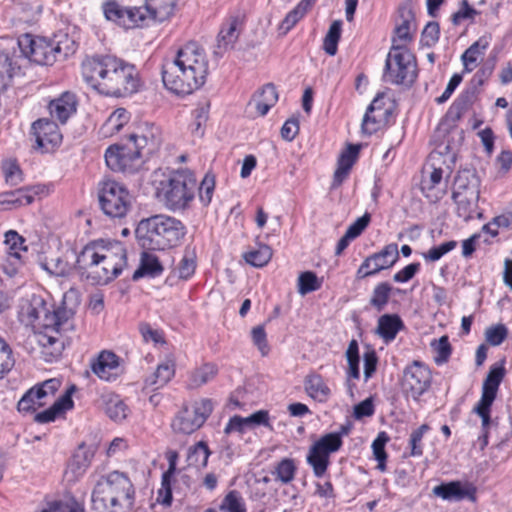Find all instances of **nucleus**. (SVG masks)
Instances as JSON below:
<instances>
[{
  "label": "nucleus",
  "mask_w": 512,
  "mask_h": 512,
  "mask_svg": "<svg viewBox=\"0 0 512 512\" xmlns=\"http://www.w3.org/2000/svg\"><path fill=\"white\" fill-rule=\"evenodd\" d=\"M82 75L91 88L108 96L125 97L137 92L140 86L135 66L111 55L86 58Z\"/></svg>",
  "instance_id": "nucleus-1"
},
{
  "label": "nucleus",
  "mask_w": 512,
  "mask_h": 512,
  "mask_svg": "<svg viewBox=\"0 0 512 512\" xmlns=\"http://www.w3.org/2000/svg\"><path fill=\"white\" fill-rule=\"evenodd\" d=\"M208 60L204 50L195 42L187 43L172 61L163 66L165 87L176 95H189L206 81Z\"/></svg>",
  "instance_id": "nucleus-2"
},
{
  "label": "nucleus",
  "mask_w": 512,
  "mask_h": 512,
  "mask_svg": "<svg viewBox=\"0 0 512 512\" xmlns=\"http://www.w3.org/2000/svg\"><path fill=\"white\" fill-rule=\"evenodd\" d=\"M126 265V249L119 241H93L81 250L75 261V268L97 285L118 277Z\"/></svg>",
  "instance_id": "nucleus-3"
},
{
  "label": "nucleus",
  "mask_w": 512,
  "mask_h": 512,
  "mask_svg": "<svg viewBox=\"0 0 512 512\" xmlns=\"http://www.w3.org/2000/svg\"><path fill=\"white\" fill-rule=\"evenodd\" d=\"M136 488L129 475L119 470L100 475L91 492L94 512H134Z\"/></svg>",
  "instance_id": "nucleus-4"
},
{
  "label": "nucleus",
  "mask_w": 512,
  "mask_h": 512,
  "mask_svg": "<svg viewBox=\"0 0 512 512\" xmlns=\"http://www.w3.org/2000/svg\"><path fill=\"white\" fill-rule=\"evenodd\" d=\"M140 245L149 250H165L180 243L186 234L184 224L171 216L155 215L142 219L135 230Z\"/></svg>",
  "instance_id": "nucleus-5"
},
{
  "label": "nucleus",
  "mask_w": 512,
  "mask_h": 512,
  "mask_svg": "<svg viewBox=\"0 0 512 512\" xmlns=\"http://www.w3.org/2000/svg\"><path fill=\"white\" fill-rule=\"evenodd\" d=\"M197 180L194 173L188 169L172 171L159 183L158 197L165 207L171 211L187 209L195 198Z\"/></svg>",
  "instance_id": "nucleus-6"
},
{
  "label": "nucleus",
  "mask_w": 512,
  "mask_h": 512,
  "mask_svg": "<svg viewBox=\"0 0 512 512\" xmlns=\"http://www.w3.org/2000/svg\"><path fill=\"white\" fill-rule=\"evenodd\" d=\"M18 46L25 57L39 65H52L75 51L74 43L68 38L64 42H55L30 34L19 37Z\"/></svg>",
  "instance_id": "nucleus-7"
},
{
  "label": "nucleus",
  "mask_w": 512,
  "mask_h": 512,
  "mask_svg": "<svg viewBox=\"0 0 512 512\" xmlns=\"http://www.w3.org/2000/svg\"><path fill=\"white\" fill-rule=\"evenodd\" d=\"M416 77L415 56L405 46L393 45L387 55L383 80L396 85H411Z\"/></svg>",
  "instance_id": "nucleus-8"
},
{
  "label": "nucleus",
  "mask_w": 512,
  "mask_h": 512,
  "mask_svg": "<svg viewBox=\"0 0 512 512\" xmlns=\"http://www.w3.org/2000/svg\"><path fill=\"white\" fill-rule=\"evenodd\" d=\"M98 200L105 215L119 219L126 216L132 203L126 187L114 180H105L99 184Z\"/></svg>",
  "instance_id": "nucleus-9"
},
{
  "label": "nucleus",
  "mask_w": 512,
  "mask_h": 512,
  "mask_svg": "<svg viewBox=\"0 0 512 512\" xmlns=\"http://www.w3.org/2000/svg\"><path fill=\"white\" fill-rule=\"evenodd\" d=\"M213 411V404L210 399H200L191 405H185L174 417L171 427L174 432L181 434H192L203 426Z\"/></svg>",
  "instance_id": "nucleus-10"
},
{
  "label": "nucleus",
  "mask_w": 512,
  "mask_h": 512,
  "mask_svg": "<svg viewBox=\"0 0 512 512\" xmlns=\"http://www.w3.org/2000/svg\"><path fill=\"white\" fill-rule=\"evenodd\" d=\"M142 157L129 141L112 145L105 152L106 164L115 172L134 173L140 167Z\"/></svg>",
  "instance_id": "nucleus-11"
},
{
  "label": "nucleus",
  "mask_w": 512,
  "mask_h": 512,
  "mask_svg": "<svg viewBox=\"0 0 512 512\" xmlns=\"http://www.w3.org/2000/svg\"><path fill=\"white\" fill-rule=\"evenodd\" d=\"M431 381L430 369L423 363L414 361L404 370L402 387L407 395L418 400L429 389Z\"/></svg>",
  "instance_id": "nucleus-12"
},
{
  "label": "nucleus",
  "mask_w": 512,
  "mask_h": 512,
  "mask_svg": "<svg viewBox=\"0 0 512 512\" xmlns=\"http://www.w3.org/2000/svg\"><path fill=\"white\" fill-rule=\"evenodd\" d=\"M61 386L60 380L51 378L36 384L21 397L17 404L20 413L34 412L46 404L47 398L53 396Z\"/></svg>",
  "instance_id": "nucleus-13"
},
{
  "label": "nucleus",
  "mask_w": 512,
  "mask_h": 512,
  "mask_svg": "<svg viewBox=\"0 0 512 512\" xmlns=\"http://www.w3.org/2000/svg\"><path fill=\"white\" fill-rule=\"evenodd\" d=\"M244 17L239 14L227 16L219 29L213 54L222 57L224 53L234 49L241 33L244 30Z\"/></svg>",
  "instance_id": "nucleus-14"
},
{
  "label": "nucleus",
  "mask_w": 512,
  "mask_h": 512,
  "mask_svg": "<svg viewBox=\"0 0 512 512\" xmlns=\"http://www.w3.org/2000/svg\"><path fill=\"white\" fill-rule=\"evenodd\" d=\"M128 141L143 157H149L160 148L162 133L154 124L145 123L129 135Z\"/></svg>",
  "instance_id": "nucleus-15"
},
{
  "label": "nucleus",
  "mask_w": 512,
  "mask_h": 512,
  "mask_svg": "<svg viewBox=\"0 0 512 512\" xmlns=\"http://www.w3.org/2000/svg\"><path fill=\"white\" fill-rule=\"evenodd\" d=\"M31 133L35 137L36 148L42 152L53 150L62 141L58 125L47 118L34 121Z\"/></svg>",
  "instance_id": "nucleus-16"
},
{
  "label": "nucleus",
  "mask_w": 512,
  "mask_h": 512,
  "mask_svg": "<svg viewBox=\"0 0 512 512\" xmlns=\"http://www.w3.org/2000/svg\"><path fill=\"white\" fill-rule=\"evenodd\" d=\"M19 307V318L26 325H33L38 322L46 329L50 324L47 321L49 308L40 295L32 294L30 297L21 299Z\"/></svg>",
  "instance_id": "nucleus-17"
},
{
  "label": "nucleus",
  "mask_w": 512,
  "mask_h": 512,
  "mask_svg": "<svg viewBox=\"0 0 512 512\" xmlns=\"http://www.w3.org/2000/svg\"><path fill=\"white\" fill-rule=\"evenodd\" d=\"M104 16L107 20L113 21L118 25L129 29L137 26H143V12L138 7L123 8L115 1L105 2L102 6Z\"/></svg>",
  "instance_id": "nucleus-18"
},
{
  "label": "nucleus",
  "mask_w": 512,
  "mask_h": 512,
  "mask_svg": "<svg viewBox=\"0 0 512 512\" xmlns=\"http://www.w3.org/2000/svg\"><path fill=\"white\" fill-rule=\"evenodd\" d=\"M175 6L176 0H145V5L138 7L144 11L143 26L165 21L173 14Z\"/></svg>",
  "instance_id": "nucleus-19"
},
{
  "label": "nucleus",
  "mask_w": 512,
  "mask_h": 512,
  "mask_svg": "<svg viewBox=\"0 0 512 512\" xmlns=\"http://www.w3.org/2000/svg\"><path fill=\"white\" fill-rule=\"evenodd\" d=\"M433 493L449 501H460L463 499L475 501L476 489L469 483L463 484L460 481H451L435 486Z\"/></svg>",
  "instance_id": "nucleus-20"
},
{
  "label": "nucleus",
  "mask_w": 512,
  "mask_h": 512,
  "mask_svg": "<svg viewBox=\"0 0 512 512\" xmlns=\"http://www.w3.org/2000/svg\"><path fill=\"white\" fill-rule=\"evenodd\" d=\"M452 197L456 203V214L459 218H462L465 222L471 220L474 214L477 217H481L482 213L477 212V202L479 198V192L477 188H472L468 193L453 192Z\"/></svg>",
  "instance_id": "nucleus-21"
},
{
  "label": "nucleus",
  "mask_w": 512,
  "mask_h": 512,
  "mask_svg": "<svg viewBox=\"0 0 512 512\" xmlns=\"http://www.w3.org/2000/svg\"><path fill=\"white\" fill-rule=\"evenodd\" d=\"M91 369L100 379L113 381L119 376V358L111 351H102Z\"/></svg>",
  "instance_id": "nucleus-22"
},
{
  "label": "nucleus",
  "mask_w": 512,
  "mask_h": 512,
  "mask_svg": "<svg viewBox=\"0 0 512 512\" xmlns=\"http://www.w3.org/2000/svg\"><path fill=\"white\" fill-rule=\"evenodd\" d=\"M359 150V145L349 144L340 154L337 162V169L333 176L332 188L339 187L348 177L349 172L358 157Z\"/></svg>",
  "instance_id": "nucleus-23"
},
{
  "label": "nucleus",
  "mask_w": 512,
  "mask_h": 512,
  "mask_svg": "<svg viewBox=\"0 0 512 512\" xmlns=\"http://www.w3.org/2000/svg\"><path fill=\"white\" fill-rule=\"evenodd\" d=\"M76 105L75 95L65 92L58 98L50 101L48 108L50 115L64 124L76 112Z\"/></svg>",
  "instance_id": "nucleus-24"
},
{
  "label": "nucleus",
  "mask_w": 512,
  "mask_h": 512,
  "mask_svg": "<svg viewBox=\"0 0 512 512\" xmlns=\"http://www.w3.org/2000/svg\"><path fill=\"white\" fill-rule=\"evenodd\" d=\"M55 332L46 330L37 335V342L41 346V354L46 362L57 360L64 350V342L61 338L54 335Z\"/></svg>",
  "instance_id": "nucleus-25"
},
{
  "label": "nucleus",
  "mask_w": 512,
  "mask_h": 512,
  "mask_svg": "<svg viewBox=\"0 0 512 512\" xmlns=\"http://www.w3.org/2000/svg\"><path fill=\"white\" fill-rule=\"evenodd\" d=\"M175 375V364L171 360L160 363L157 369L144 380V388L152 391L164 387Z\"/></svg>",
  "instance_id": "nucleus-26"
},
{
  "label": "nucleus",
  "mask_w": 512,
  "mask_h": 512,
  "mask_svg": "<svg viewBox=\"0 0 512 512\" xmlns=\"http://www.w3.org/2000/svg\"><path fill=\"white\" fill-rule=\"evenodd\" d=\"M403 328L404 323L397 314H384L378 319L376 333L385 343H389Z\"/></svg>",
  "instance_id": "nucleus-27"
},
{
  "label": "nucleus",
  "mask_w": 512,
  "mask_h": 512,
  "mask_svg": "<svg viewBox=\"0 0 512 512\" xmlns=\"http://www.w3.org/2000/svg\"><path fill=\"white\" fill-rule=\"evenodd\" d=\"M399 259V251L396 243L386 245L381 251L368 256L364 260V267L376 261L374 271H381L392 267Z\"/></svg>",
  "instance_id": "nucleus-28"
},
{
  "label": "nucleus",
  "mask_w": 512,
  "mask_h": 512,
  "mask_svg": "<svg viewBox=\"0 0 512 512\" xmlns=\"http://www.w3.org/2000/svg\"><path fill=\"white\" fill-rule=\"evenodd\" d=\"M36 192L31 188H22L0 194V211L29 205L34 201Z\"/></svg>",
  "instance_id": "nucleus-29"
},
{
  "label": "nucleus",
  "mask_w": 512,
  "mask_h": 512,
  "mask_svg": "<svg viewBox=\"0 0 512 512\" xmlns=\"http://www.w3.org/2000/svg\"><path fill=\"white\" fill-rule=\"evenodd\" d=\"M490 45V37L482 36L474 42L461 56L463 62V72L469 73L477 66L479 57L483 56Z\"/></svg>",
  "instance_id": "nucleus-30"
},
{
  "label": "nucleus",
  "mask_w": 512,
  "mask_h": 512,
  "mask_svg": "<svg viewBox=\"0 0 512 512\" xmlns=\"http://www.w3.org/2000/svg\"><path fill=\"white\" fill-rule=\"evenodd\" d=\"M73 407L71 394L67 391L62 395L54 404L48 409L37 413L34 417L35 422L40 424L50 423L55 421L57 416L62 412L69 410Z\"/></svg>",
  "instance_id": "nucleus-31"
},
{
  "label": "nucleus",
  "mask_w": 512,
  "mask_h": 512,
  "mask_svg": "<svg viewBox=\"0 0 512 512\" xmlns=\"http://www.w3.org/2000/svg\"><path fill=\"white\" fill-rule=\"evenodd\" d=\"M505 375V369L502 366H492L482 386L481 399L485 402H494L499 385Z\"/></svg>",
  "instance_id": "nucleus-32"
},
{
  "label": "nucleus",
  "mask_w": 512,
  "mask_h": 512,
  "mask_svg": "<svg viewBox=\"0 0 512 512\" xmlns=\"http://www.w3.org/2000/svg\"><path fill=\"white\" fill-rule=\"evenodd\" d=\"M130 119V113L124 108L113 111L99 129V134L104 137H112L118 133Z\"/></svg>",
  "instance_id": "nucleus-33"
},
{
  "label": "nucleus",
  "mask_w": 512,
  "mask_h": 512,
  "mask_svg": "<svg viewBox=\"0 0 512 512\" xmlns=\"http://www.w3.org/2000/svg\"><path fill=\"white\" fill-rule=\"evenodd\" d=\"M163 272V266L159 258L149 252L141 254L139 268L134 272L133 279L137 280L141 277H157Z\"/></svg>",
  "instance_id": "nucleus-34"
},
{
  "label": "nucleus",
  "mask_w": 512,
  "mask_h": 512,
  "mask_svg": "<svg viewBox=\"0 0 512 512\" xmlns=\"http://www.w3.org/2000/svg\"><path fill=\"white\" fill-rule=\"evenodd\" d=\"M278 101V93L273 84H266L254 96L252 103L260 116H265Z\"/></svg>",
  "instance_id": "nucleus-35"
},
{
  "label": "nucleus",
  "mask_w": 512,
  "mask_h": 512,
  "mask_svg": "<svg viewBox=\"0 0 512 512\" xmlns=\"http://www.w3.org/2000/svg\"><path fill=\"white\" fill-rule=\"evenodd\" d=\"M306 393L318 402H326L330 396V388L319 374H309L304 380Z\"/></svg>",
  "instance_id": "nucleus-36"
},
{
  "label": "nucleus",
  "mask_w": 512,
  "mask_h": 512,
  "mask_svg": "<svg viewBox=\"0 0 512 512\" xmlns=\"http://www.w3.org/2000/svg\"><path fill=\"white\" fill-rule=\"evenodd\" d=\"M74 313V307L63 306L53 311L49 310L47 321L50 324L46 327V330L58 334L60 330L70 329L72 326L69 324V321L74 316Z\"/></svg>",
  "instance_id": "nucleus-37"
},
{
  "label": "nucleus",
  "mask_w": 512,
  "mask_h": 512,
  "mask_svg": "<svg viewBox=\"0 0 512 512\" xmlns=\"http://www.w3.org/2000/svg\"><path fill=\"white\" fill-rule=\"evenodd\" d=\"M104 410L107 416L113 421L120 422L127 417V406L116 394H105L102 396Z\"/></svg>",
  "instance_id": "nucleus-38"
},
{
  "label": "nucleus",
  "mask_w": 512,
  "mask_h": 512,
  "mask_svg": "<svg viewBox=\"0 0 512 512\" xmlns=\"http://www.w3.org/2000/svg\"><path fill=\"white\" fill-rule=\"evenodd\" d=\"M92 458L93 452L84 444H81L73 453L68 463V469L75 476H81L90 466Z\"/></svg>",
  "instance_id": "nucleus-39"
},
{
  "label": "nucleus",
  "mask_w": 512,
  "mask_h": 512,
  "mask_svg": "<svg viewBox=\"0 0 512 512\" xmlns=\"http://www.w3.org/2000/svg\"><path fill=\"white\" fill-rule=\"evenodd\" d=\"M297 465L292 458H283L277 462L271 470L274 480L281 484H289L295 478Z\"/></svg>",
  "instance_id": "nucleus-40"
},
{
  "label": "nucleus",
  "mask_w": 512,
  "mask_h": 512,
  "mask_svg": "<svg viewBox=\"0 0 512 512\" xmlns=\"http://www.w3.org/2000/svg\"><path fill=\"white\" fill-rule=\"evenodd\" d=\"M307 463L312 467L316 477H322L329 466V455L314 444L310 447L307 455Z\"/></svg>",
  "instance_id": "nucleus-41"
},
{
  "label": "nucleus",
  "mask_w": 512,
  "mask_h": 512,
  "mask_svg": "<svg viewBox=\"0 0 512 512\" xmlns=\"http://www.w3.org/2000/svg\"><path fill=\"white\" fill-rule=\"evenodd\" d=\"M399 17L401 22L398 23L395 28L396 39H394V42L396 40L408 42L412 39L411 29L413 26L414 14L410 8L400 7Z\"/></svg>",
  "instance_id": "nucleus-42"
},
{
  "label": "nucleus",
  "mask_w": 512,
  "mask_h": 512,
  "mask_svg": "<svg viewBox=\"0 0 512 512\" xmlns=\"http://www.w3.org/2000/svg\"><path fill=\"white\" fill-rule=\"evenodd\" d=\"M218 369L214 364L206 363L196 368L190 376V387L198 388L211 381L217 374Z\"/></svg>",
  "instance_id": "nucleus-43"
},
{
  "label": "nucleus",
  "mask_w": 512,
  "mask_h": 512,
  "mask_svg": "<svg viewBox=\"0 0 512 512\" xmlns=\"http://www.w3.org/2000/svg\"><path fill=\"white\" fill-rule=\"evenodd\" d=\"M392 286L387 282H381L375 286L372 296L370 298V305L374 307L378 312L382 311L387 305Z\"/></svg>",
  "instance_id": "nucleus-44"
},
{
  "label": "nucleus",
  "mask_w": 512,
  "mask_h": 512,
  "mask_svg": "<svg viewBox=\"0 0 512 512\" xmlns=\"http://www.w3.org/2000/svg\"><path fill=\"white\" fill-rule=\"evenodd\" d=\"M209 455L210 450L208 445L206 442L200 441L190 448L188 453V462L190 465H194L196 467H206Z\"/></svg>",
  "instance_id": "nucleus-45"
},
{
  "label": "nucleus",
  "mask_w": 512,
  "mask_h": 512,
  "mask_svg": "<svg viewBox=\"0 0 512 512\" xmlns=\"http://www.w3.org/2000/svg\"><path fill=\"white\" fill-rule=\"evenodd\" d=\"M493 402L480 400L473 411L481 417L483 434L479 437L482 440V448L488 444V427L491 422L490 412Z\"/></svg>",
  "instance_id": "nucleus-46"
},
{
  "label": "nucleus",
  "mask_w": 512,
  "mask_h": 512,
  "mask_svg": "<svg viewBox=\"0 0 512 512\" xmlns=\"http://www.w3.org/2000/svg\"><path fill=\"white\" fill-rule=\"evenodd\" d=\"M495 65L496 56L488 58L480 69L473 75L469 85L479 90L493 74Z\"/></svg>",
  "instance_id": "nucleus-47"
},
{
  "label": "nucleus",
  "mask_w": 512,
  "mask_h": 512,
  "mask_svg": "<svg viewBox=\"0 0 512 512\" xmlns=\"http://www.w3.org/2000/svg\"><path fill=\"white\" fill-rule=\"evenodd\" d=\"M341 37V22L334 21L324 38L323 49L330 55L334 56L337 53L338 42Z\"/></svg>",
  "instance_id": "nucleus-48"
},
{
  "label": "nucleus",
  "mask_w": 512,
  "mask_h": 512,
  "mask_svg": "<svg viewBox=\"0 0 512 512\" xmlns=\"http://www.w3.org/2000/svg\"><path fill=\"white\" fill-rule=\"evenodd\" d=\"M389 441V437L385 432H380L376 439L372 443V450L374 458L377 460V469L385 471L387 453L385 451V445Z\"/></svg>",
  "instance_id": "nucleus-49"
},
{
  "label": "nucleus",
  "mask_w": 512,
  "mask_h": 512,
  "mask_svg": "<svg viewBox=\"0 0 512 512\" xmlns=\"http://www.w3.org/2000/svg\"><path fill=\"white\" fill-rule=\"evenodd\" d=\"M272 257V251L267 245H261L256 250H251L244 254V259L247 263L254 267L265 266Z\"/></svg>",
  "instance_id": "nucleus-50"
},
{
  "label": "nucleus",
  "mask_w": 512,
  "mask_h": 512,
  "mask_svg": "<svg viewBox=\"0 0 512 512\" xmlns=\"http://www.w3.org/2000/svg\"><path fill=\"white\" fill-rule=\"evenodd\" d=\"M310 7L309 0H302L293 10H291L281 23V29L289 31L296 23L307 13Z\"/></svg>",
  "instance_id": "nucleus-51"
},
{
  "label": "nucleus",
  "mask_w": 512,
  "mask_h": 512,
  "mask_svg": "<svg viewBox=\"0 0 512 512\" xmlns=\"http://www.w3.org/2000/svg\"><path fill=\"white\" fill-rule=\"evenodd\" d=\"M196 269V255L193 250L186 249L184 251V254L182 256V259L180 260L177 270H178V276L181 279H188L190 278Z\"/></svg>",
  "instance_id": "nucleus-52"
},
{
  "label": "nucleus",
  "mask_w": 512,
  "mask_h": 512,
  "mask_svg": "<svg viewBox=\"0 0 512 512\" xmlns=\"http://www.w3.org/2000/svg\"><path fill=\"white\" fill-rule=\"evenodd\" d=\"M321 282L318 280L316 274L311 271L303 272L298 277V293L306 295L310 292L320 289Z\"/></svg>",
  "instance_id": "nucleus-53"
},
{
  "label": "nucleus",
  "mask_w": 512,
  "mask_h": 512,
  "mask_svg": "<svg viewBox=\"0 0 512 512\" xmlns=\"http://www.w3.org/2000/svg\"><path fill=\"white\" fill-rule=\"evenodd\" d=\"M5 245L10 250L8 253L9 261H20L19 250L21 245L24 243V239L16 231L9 230L5 233Z\"/></svg>",
  "instance_id": "nucleus-54"
},
{
  "label": "nucleus",
  "mask_w": 512,
  "mask_h": 512,
  "mask_svg": "<svg viewBox=\"0 0 512 512\" xmlns=\"http://www.w3.org/2000/svg\"><path fill=\"white\" fill-rule=\"evenodd\" d=\"M430 427L428 424H422L420 427L412 431L409 439L410 455L413 457H419L423 454L422 439L424 434L429 431Z\"/></svg>",
  "instance_id": "nucleus-55"
},
{
  "label": "nucleus",
  "mask_w": 512,
  "mask_h": 512,
  "mask_svg": "<svg viewBox=\"0 0 512 512\" xmlns=\"http://www.w3.org/2000/svg\"><path fill=\"white\" fill-rule=\"evenodd\" d=\"M215 189V177L211 173H207L202 179L199 187V200L204 206H208L212 200Z\"/></svg>",
  "instance_id": "nucleus-56"
},
{
  "label": "nucleus",
  "mask_w": 512,
  "mask_h": 512,
  "mask_svg": "<svg viewBox=\"0 0 512 512\" xmlns=\"http://www.w3.org/2000/svg\"><path fill=\"white\" fill-rule=\"evenodd\" d=\"M375 102H376V100H374L367 107L366 113L363 117L362 124H361V132L364 135L370 136V135L376 133L380 129L381 122L374 115H372L375 110V106H374Z\"/></svg>",
  "instance_id": "nucleus-57"
},
{
  "label": "nucleus",
  "mask_w": 512,
  "mask_h": 512,
  "mask_svg": "<svg viewBox=\"0 0 512 512\" xmlns=\"http://www.w3.org/2000/svg\"><path fill=\"white\" fill-rule=\"evenodd\" d=\"M314 445L330 456L331 453L340 449L342 446V439H340L339 434L328 433L316 441Z\"/></svg>",
  "instance_id": "nucleus-58"
},
{
  "label": "nucleus",
  "mask_w": 512,
  "mask_h": 512,
  "mask_svg": "<svg viewBox=\"0 0 512 512\" xmlns=\"http://www.w3.org/2000/svg\"><path fill=\"white\" fill-rule=\"evenodd\" d=\"M14 366L12 350L7 342L0 337V379L7 374Z\"/></svg>",
  "instance_id": "nucleus-59"
},
{
  "label": "nucleus",
  "mask_w": 512,
  "mask_h": 512,
  "mask_svg": "<svg viewBox=\"0 0 512 512\" xmlns=\"http://www.w3.org/2000/svg\"><path fill=\"white\" fill-rule=\"evenodd\" d=\"M220 510L224 512H246L245 505L236 491H230L223 499Z\"/></svg>",
  "instance_id": "nucleus-60"
},
{
  "label": "nucleus",
  "mask_w": 512,
  "mask_h": 512,
  "mask_svg": "<svg viewBox=\"0 0 512 512\" xmlns=\"http://www.w3.org/2000/svg\"><path fill=\"white\" fill-rule=\"evenodd\" d=\"M508 330L503 324H498L486 329L487 342L492 346H499L506 339Z\"/></svg>",
  "instance_id": "nucleus-61"
},
{
  "label": "nucleus",
  "mask_w": 512,
  "mask_h": 512,
  "mask_svg": "<svg viewBox=\"0 0 512 512\" xmlns=\"http://www.w3.org/2000/svg\"><path fill=\"white\" fill-rule=\"evenodd\" d=\"M457 246V242L454 240L442 243L439 246H434L423 254V257L428 261H437L446 253L452 251Z\"/></svg>",
  "instance_id": "nucleus-62"
},
{
  "label": "nucleus",
  "mask_w": 512,
  "mask_h": 512,
  "mask_svg": "<svg viewBox=\"0 0 512 512\" xmlns=\"http://www.w3.org/2000/svg\"><path fill=\"white\" fill-rule=\"evenodd\" d=\"M434 349L437 353L434 358L436 364L440 365L448 361L451 355V345L447 336H442L438 342L434 344Z\"/></svg>",
  "instance_id": "nucleus-63"
},
{
  "label": "nucleus",
  "mask_w": 512,
  "mask_h": 512,
  "mask_svg": "<svg viewBox=\"0 0 512 512\" xmlns=\"http://www.w3.org/2000/svg\"><path fill=\"white\" fill-rule=\"evenodd\" d=\"M439 33V24L437 22H429L422 31V44L428 47L433 46L439 39Z\"/></svg>",
  "instance_id": "nucleus-64"
}]
</instances>
